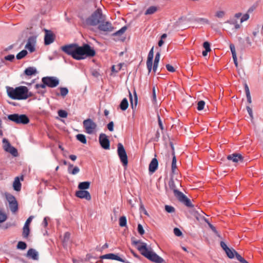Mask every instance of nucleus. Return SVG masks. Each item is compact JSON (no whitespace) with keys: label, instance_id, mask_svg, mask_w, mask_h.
Listing matches in <instances>:
<instances>
[{"label":"nucleus","instance_id":"28","mask_svg":"<svg viewBox=\"0 0 263 263\" xmlns=\"http://www.w3.org/2000/svg\"><path fill=\"white\" fill-rule=\"evenodd\" d=\"M175 196L181 202L186 197L182 192L178 190H175L174 193Z\"/></svg>","mask_w":263,"mask_h":263},{"label":"nucleus","instance_id":"57","mask_svg":"<svg viewBox=\"0 0 263 263\" xmlns=\"http://www.w3.org/2000/svg\"><path fill=\"white\" fill-rule=\"evenodd\" d=\"M158 124H159V127L161 129V130H163L164 129V127L162 124V122L160 119V116L159 115L158 116Z\"/></svg>","mask_w":263,"mask_h":263},{"label":"nucleus","instance_id":"11","mask_svg":"<svg viewBox=\"0 0 263 263\" xmlns=\"http://www.w3.org/2000/svg\"><path fill=\"white\" fill-rule=\"evenodd\" d=\"M99 142L102 148L105 149L109 148V140L105 134H101L99 136Z\"/></svg>","mask_w":263,"mask_h":263},{"label":"nucleus","instance_id":"52","mask_svg":"<svg viewBox=\"0 0 263 263\" xmlns=\"http://www.w3.org/2000/svg\"><path fill=\"white\" fill-rule=\"evenodd\" d=\"M156 101H157V100H156V90H155V87H154L153 88L152 101L154 103H156Z\"/></svg>","mask_w":263,"mask_h":263},{"label":"nucleus","instance_id":"10","mask_svg":"<svg viewBox=\"0 0 263 263\" xmlns=\"http://www.w3.org/2000/svg\"><path fill=\"white\" fill-rule=\"evenodd\" d=\"M44 31L45 32L44 36V44L46 45H48L54 42L55 35L50 30L45 29Z\"/></svg>","mask_w":263,"mask_h":263},{"label":"nucleus","instance_id":"58","mask_svg":"<svg viewBox=\"0 0 263 263\" xmlns=\"http://www.w3.org/2000/svg\"><path fill=\"white\" fill-rule=\"evenodd\" d=\"M32 218H33V216H30L26 220L24 225L26 226H29V225L32 220Z\"/></svg>","mask_w":263,"mask_h":263},{"label":"nucleus","instance_id":"50","mask_svg":"<svg viewBox=\"0 0 263 263\" xmlns=\"http://www.w3.org/2000/svg\"><path fill=\"white\" fill-rule=\"evenodd\" d=\"M4 59L7 61L12 62L14 59V55L13 54H9L8 55L5 56L4 57Z\"/></svg>","mask_w":263,"mask_h":263},{"label":"nucleus","instance_id":"48","mask_svg":"<svg viewBox=\"0 0 263 263\" xmlns=\"http://www.w3.org/2000/svg\"><path fill=\"white\" fill-rule=\"evenodd\" d=\"M203 46L205 48V50H206V51H211L210 44L208 42H204L203 44Z\"/></svg>","mask_w":263,"mask_h":263},{"label":"nucleus","instance_id":"63","mask_svg":"<svg viewBox=\"0 0 263 263\" xmlns=\"http://www.w3.org/2000/svg\"><path fill=\"white\" fill-rule=\"evenodd\" d=\"M246 97H247L248 102L249 104L251 103L252 101H251V97L250 93H248V94L246 95Z\"/></svg>","mask_w":263,"mask_h":263},{"label":"nucleus","instance_id":"34","mask_svg":"<svg viewBox=\"0 0 263 263\" xmlns=\"http://www.w3.org/2000/svg\"><path fill=\"white\" fill-rule=\"evenodd\" d=\"M234 251H236L234 250V249L231 250L229 248L227 250H226L225 252L227 254V256L230 258H233L234 257V254H235Z\"/></svg>","mask_w":263,"mask_h":263},{"label":"nucleus","instance_id":"24","mask_svg":"<svg viewBox=\"0 0 263 263\" xmlns=\"http://www.w3.org/2000/svg\"><path fill=\"white\" fill-rule=\"evenodd\" d=\"M90 182L85 181L80 182L78 185V188L80 190H85L89 188Z\"/></svg>","mask_w":263,"mask_h":263},{"label":"nucleus","instance_id":"14","mask_svg":"<svg viewBox=\"0 0 263 263\" xmlns=\"http://www.w3.org/2000/svg\"><path fill=\"white\" fill-rule=\"evenodd\" d=\"M76 196L81 199H85L86 200L89 201L91 199L90 193L85 190H79L76 192Z\"/></svg>","mask_w":263,"mask_h":263},{"label":"nucleus","instance_id":"31","mask_svg":"<svg viewBox=\"0 0 263 263\" xmlns=\"http://www.w3.org/2000/svg\"><path fill=\"white\" fill-rule=\"evenodd\" d=\"M9 204V208L12 212L15 213L17 211L18 204H17V201L10 202Z\"/></svg>","mask_w":263,"mask_h":263},{"label":"nucleus","instance_id":"25","mask_svg":"<svg viewBox=\"0 0 263 263\" xmlns=\"http://www.w3.org/2000/svg\"><path fill=\"white\" fill-rule=\"evenodd\" d=\"M172 150H173L172 155L173 156V160H172V171L173 173H175V171L176 168H177L176 158V156L175 155V152H174V147H173V146L172 145Z\"/></svg>","mask_w":263,"mask_h":263},{"label":"nucleus","instance_id":"62","mask_svg":"<svg viewBox=\"0 0 263 263\" xmlns=\"http://www.w3.org/2000/svg\"><path fill=\"white\" fill-rule=\"evenodd\" d=\"M61 94L62 96H66V87L60 88Z\"/></svg>","mask_w":263,"mask_h":263},{"label":"nucleus","instance_id":"38","mask_svg":"<svg viewBox=\"0 0 263 263\" xmlns=\"http://www.w3.org/2000/svg\"><path fill=\"white\" fill-rule=\"evenodd\" d=\"M168 186L170 189L173 191L174 193H175V190H178L175 184V182L173 179L170 180L168 182Z\"/></svg>","mask_w":263,"mask_h":263},{"label":"nucleus","instance_id":"12","mask_svg":"<svg viewBox=\"0 0 263 263\" xmlns=\"http://www.w3.org/2000/svg\"><path fill=\"white\" fill-rule=\"evenodd\" d=\"M98 29L102 31H112L114 30V27L109 22H105L104 21L101 22L98 26Z\"/></svg>","mask_w":263,"mask_h":263},{"label":"nucleus","instance_id":"46","mask_svg":"<svg viewBox=\"0 0 263 263\" xmlns=\"http://www.w3.org/2000/svg\"><path fill=\"white\" fill-rule=\"evenodd\" d=\"M7 218V216L5 214L0 212V223L6 221Z\"/></svg>","mask_w":263,"mask_h":263},{"label":"nucleus","instance_id":"23","mask_svg":"<svg viewBox=\"0 0 263 263\" xmlns=\"http://www.w3.org/2000/svg\"><path fill=\"white\" fill-rule=\"evenodd\" d=\"M13 186L14 190L16 191H20L21 189V183L20 181V179L18 177H16L13 183Z\"/></svg>","mask_w":263,"mask_h":263},{"label":"nucleus","instance_id":"21","mask_svg":"<svg viewBox=\"0 0 263 263\" xmlns=\"http://www.w3.org/2000/svg\"><path fill=\"white\" fill-rule=\"evenodd\" d=\"M230 48L232 52V57L233 59L234 63L235 64V65L237 67L238 66V62L237 60V56H236V53L235 51V46L233 44H231L230 45Z\"/></svg>","mask_w":263,"mask_h":263},{"label":"nucleus","instance_id":"32","mask_svg":"<svg viewBox=\"0 0 263 263\" xmlns=\"http://www.w3.org/2000/svg\"><path fill=\"white\" fill-rule=\"evenodd\" d=\"M76 138L78 141H79L83 144H86L87 143L86 137L83 134H79L77 135Z\"/></svg>","mask_w":263,"mask_h":263},{"label":"nucleus","instance_id":"59","mask_svg":"<svg viewBox=\"0 0 263 263\" xmlns=\"http://www.w3.org/2000/svg\"><path fill=\"white\" fill-rule=\"evenodd\" d=\"M49 218L47 217H46L44 218L42 224L45 228H46L48 226V220H49Z\"/></svg>","mask_w":263,"mask_h":263},{"label":"nucleus","instance_id":"19","mask_svg":"<svg viewBox=\"0 0 263 263\" xmlns=\"http://www.w3.org/2000/svg\"><path fill=\"white\" fill-rule=\"evenodd\" d=\"M158 162L156 158H153L149 165V171L151 173H154L158 168Z\"/></svg>","mask_w":263,"mask_h":263},{"label":"nucleus","instance_id":"5","mask_svg":"<svg viewBox=\"0 0 263 263\" xmlns=\"http://www.w3.org/2000/svg\"><path fill=\"white\" fill-rule=\"evenodd\" d=\"M8 119L17 124H27L29 122V118L24 114H14L8 116Z\"/></svg>","mask_w":263,"mask_h":263},{"label":"nucleus","instance_id":"17","mask_svg":"<svg viewBox=\"0 0 263 263\" xmlns=\"http://www.w3.org/2000/svg\"><path fill=\"white\" fill-rule=\"evenodd\" d=\"M227 159L229 160H232L234 162H237L239 161H242L243 157L241 154L234 153L232 155H229L227 156Z\"/></svg>","mask_w":263,"mask_h":263},{"label":"nucleus","instance_id":"9","mask_svg":"<svg viewBox=\"0 0 263 263\" xmlns=\"http://www.w3.org/2000/svg\"><path fill=\"white\" fill-rule=\"evenodd\" d=\"M42 81L49 87H56L59 83V80L56 78L52 77H44L42 78Z\"/></svg>","mask_w":263,"mask_h":263},{"label":"nucleus","instance_id":"26","mask_svg":"<svg viewBox=\"0 0 263 263\" xmlns=\"http://www.w3.org/2000/svg\"><path fill=\"white\" fill-rule=\"evenodd\" d=\"M128 106V101L126 98H124L120 104L119 107L122 110H125Z\"/></svg>","mask_w":263,"mask_h":263},{"label":"nucleus","instance_id":"16","mask_svg":"<svg viewBox=\"0 0 263 263\" xmlns=\"http://www.w3.org/2000/svg\"><path fill=\"white\" fill-rule=\"evenodd\" d=\"M100 258L101 259H114V260L120 261L121 262H126L123 259L121 258L120 257L118 256V255L112 254V253L106 254L102 255L100 257Z\"/></svg>","mask_w":263,"mask_h":263},{"label":"nucleus","instance_id":"56","mask_svg":"<svg viewBox=\"0 0 263 263\" xmlns=\"http://www.w3.org/2000/svg\"><path fill=\"white\" fill-rule=\"evenodd\" d=\"M249 15L248 14H244L242 16V17L241 18V20H240L241 23L248 20L249 19Z\"/></svg>","mask_w":263,"mask_h":263},{"label":"nucleus","instance_id":"33","mask_svg":"<svg viewBox=\"0 0 263 263\" xmlns=\"http://www.w3.org/2000/svg\"><path fill=\"white\" fill-rule=\"evenodd\" d=\"M205 221L208 224V226L211 228V229L214 232V233L219 238H221L220 235L218 233V231L216 230L215 227L213 226L211 223H210L208 220L206 219H204Z\"/></svg>","mask_w":263,"mask_h":263},{"label":"nucleus","instance_id":"43","mask_svg":"<svg viewBox=\"0 0 263 263\" xmlns=\"http://www.w3.org/2000/svg\"><path fill=\"white\" fill-rule=\"evenodd\" d=\"M165 211L169 213H173L175 212V208L171 205H166L165 206Z\"/></svg>","mask_w":263,"mask_h":263},{"label":"nucleus","instance_id":"13","mask_svg":"<svg viewBox=\"0 0 263 263\" xmlns=\"http://www.w3.org/2000/svg\"><path fill=\"white\" fill-rule=\"evenodd\" d=\"M36 43V37L34 36H30L27 41V43L25 46V48L29 50L31 52H33L35 50L34 45Z\"/></svg>","mask_w":263,"mask_h":263},{"label":"nucleus","instance_id":"41","mask_svg":"<svg viewBox=\"0 0 263 263\" xmlns=\"http://www.w3.org/2000/svg\"><path fill=\"white\" fill-rule=\"evenodd\" d=\"M27 248V244L23 241H19L17 245V248L21 250H25Z\"/></svg>","mask_w":263,"mask_h":263},{"label":"nucleus","instance_id":"51","mask_svg":"<svg viewBox=\"0 0 263 263\" xmlns=\"http://www.w3.org/2000/svg\"><path fill=\"white\" fill-rule=\"evenodd\" d=\"M225 12L223 11H217L216 13V16L218 18H222L224 16Z\"/></svg>","mask_w":263,"mask_h":263},{"label":"nucleus","instance_id":"61","mask_svg":"<svg viewBox=\"0 0 263 263\" xmlns=\"http://www.w3.org/2000/svg\"><path fill=\"white\" fill-rule=\"evenodd\" d=\"M220 246L224 250V251H226V250L229 248V247H228L227 245L223 241L220 242Z\"/></svg>","mask_w":263,"mask_h":263},{"label":"nucleus","instance_id":"27","mask_svg":"<svg viewBox=\"0 0 263 263\" xmlns=\"http://www.w3.org/2000/svg\"><path fill=\"white\" fill-rule=\"evenodd\" d=\"M158 9V8L156 6H151L149 7L145 12V15H150L155 13Z\"/></svg>","mask_w":263,"mask_h":263},{"label":"nucleus","instance_id":"7","mask_svg":"<svg viewBox=\"0 0 263 263\" xmlns=\"http://www.w3.org/2000/svg\"><path fill=\"white\" fill-rule=\"evenodd\" d=\"M83 127L85 132L88 134L93 133L97 128V124L91 119H87L83 122Z\"/></svg>","mask_w":263,"mask_h":263},{"label":"nucleus","instance_id":"53","mask_svg":"<svg viewBox=\"0 0 263 263\" xmlns=\"http://www.w3.org/2000/svg\"><path fill=\"white\" fill-rule=\"evenodd\" d=\"M58 115L60 117L66 118V110H59L58 111Z\"/></svg>","mask_w":263,"mask_h":263},{"label":"nucleus","instance_id":"4","mask_svg":"<svg viewBox=\"0 0 263 263\" xmlns=\"http://www.w3.org/2000/svg\"><path fill=\"white\" fill-rule=\"evenodd\" d=\"M105 18L102 13L101 9H97L86 20V23L89 26H95L105 21Z\"/></svg>","mask_w":263,"mask_h":263},{"label":"nucleus","instance_id":"37","mask_svg":"<svg viewBox=\"0 0 263 263\" xmlns=\"http://www.w3.org/2000/svg\"><path fill=\"white\" fill-rule=\"evenodd\" d=\"M6 197L7 201L9 202V203L12 202H14L16 201L15 198L14 196L10 194L7 193L6 194Z\"/></svg>","mask_w":263,"mask_h":263},{"label":"nucleus","instance_id":"8","mask_svg":"<svg viewBox=\"0 0 263 263\" xmlns=\"http://www.w3.org/2000/svg\"><path fill=\"white\" fill-rule=\"evenodd\" d=\"M3 148L6 152L10 153L12 156L14 157H16L18 155L17 149L11 145L10 142L7 139L4 138L3 139Z\"/></svg>","mask_w":263,"mask_h":263},{"label":"nucleus","instance_id":"44","mask_svg":"<svg viewBox=\"0 0 263 263\" xmlns=\"http://www.w3.org/2000/svg\"><path fill=\"white\" fill-rule=\"evenodd\" d=\"M137 230H138L139 234L140 235H142L144 234V232H145L144 230L143 229L142 226L141 224H138Z\"/></svg>","mask_w":263,"mask_h":263},{"label":"nucleus","instance_id":"2","mask_svg":"<svg viewBox=\"0 0 263 263\" xmlns=\"http://www.w3.org/2000/svg\"><path fill=\"white\" fill-rule=\"evenodd\" d=\"M131 240L132 243L134 246H136L138 243L141 244V246H137V248L141 254L148 260L155 263H162L164 261V259L152 250H148L146 243L141 242L140 240H137L135 237H132Z\"/></svg>","mask_w":263,"mask_h":263},{"label":"nucleus","instance_id":"18","mask_svg":"<svg viewBox=\"0 0 263 263\" xmlns=\"http://www.w3.org/2000/svg\"><path fill=\"white\" fill-rule=\"evenodd\" d=\"M27 257L35 260H39V253L34 249H29L27 252Z\"/></svg>","mask_w":263,"mask_h":263},{"label":"nucleus","instance_id":"40","mask_svg":"<svg viewBox=\"0 0 263 263\" xmlns=\"http://www.w3.org/2000/svg\"><path fill=\"white\" fill-rule=\"evenodd\" d=\"M181 202L183 203L187 207H193V206L189 198H187L186 197H185V199H183V200H182Z\"/></svg>","mask_w":263,"mask_h":263},{"label":"nucleus","instance_id":"47","mask_svg":"<svg viewBox=\"0 0 263 263\" xmlns=\"http://www.w3.org/2000/svg\"><path fill=\"white\" fill-rule=\"evenodd\" d=\"M174 233L177 236H181L182 235L181 231L177 228H175L174 229Z\"/></svg>","mask_w":263,"mask_h":263},{"label":"nucleus","instance_id":"42","mask_svg":"<svg viewBox=\"0 0 263 263\" xmlns=\"http://www.w3.org/2000/svg\"><path fill=\"white\" fill-rule=\"evenodd\" d=\"M205 105V102L204 101H200L197 103V109L198 110H201L204 108Z\"/></svg>","mask_w":263,"mask_h":263},{"label":"nucleus","instance_id":"3","mask_svg":"<svg viewBox=\"0 0 263 263\" xmlns=\"http://www.w3.org/2000/svg\"><path fill=\"white\" fill-rule=\"evenodd\" d=\"M7 91L8 96L14 100H24L28 98V88L26 86H19L14 88L7 87Z\"/></svg>","mask_w":263,"mask_h":263},{"label":"nucleus","instance_id":"64","mask_svg":"<svg viewBox=\"0 0 263 263\" xmlns=\"http://www.w3.org/2000/svg\"><path fill=\"white\" fill-rule=\"evenodd\" d=\"M245 92H246V94H248V93H250V90H249V87L248 86V85L247 84H245Z\"/></svg>","mask_w":263,"mask_h":263},{"label":"nucleus","instance_id":"6","mask_svg":"<svg viewBox=\"0 0 263 263\" xmlns=\"http://www.w3.org/2000/svg\"><path fill=\"white\" fill-rule=\"evenodd\" d=\"M117 152L123 166H126L128 164L127 156L126 151L121 143L118 144Z\"/></svg>","mask_w":263,"mask_h":263},{"label":"nucleus","instance_id":"36","mask_svg":"<svg viewBox=\"0 0 263 263\" xmlns=\"http://www.w3.org/2000/svg\"><path fill=\"white\" fill-rule=\"evenodd\" d=\"M119 225L121 227L126 226V218L125 216H121L119 219Z\"/></svg>","mask_w":263,"mask_h":263},{"label":"nucleus","instance_id":"54","mask_svg":"<svg viewBox=\"0 0 263 263\" xmlns=\"http://www.w3.org/2000/svg\"><path fill=\"white\" fill-rule=\"evenodd\" d=\"M114 122L112 121H111L108 124H107V128L110 131V132H112L114 130Z\"/></svg>","mask_w":263,"mask_h":263},{"label":"nucleus","instance_id":"22","mask_svg":"<svg viewBox=\"0 0 263 263\" xmlns=\"http://www.w3.org/2000/svg\"><path fill=\"white\" fill-rule=\"evenodd\" d=\"M73 165L71 164H68V171L69 174L72 175H76L80 171V169L78 166H75L73 168Z\"/></svg>","mask_w":263,"mask_h":263},{"label":"nucleus","instance_id":"1","mask_svg":"<svg viewBox=\"0 0 263 263\" xmlns=\"http://www.w3.org/2000/svg\"><path fill=\"white\" fill-rule=\"evenodd\" d=\"M67 54L74 59L80 60L87 57H93L96 52L88 44H84L81 47L76 44H71L67 45Z\"/></svg>","mask_w":263,"mask_h":263},{"label":"nucleus","instance_id":"29","mask_svg":"<svg viewBox=\"0 0 263 263\" xmlns=\"http://www.w3.org/2000/svg\"><path fill=\"white\" fill-rule=\"evenodd\" d=\"M36 73L35 68L32 67H29L26 68L25 70V73L27 76H32L35 74Z\"/></svg>","mask_w":263,"mask_h":263},{"label":"nucleus","instance_id":"30","mask_svg":"<svg viewBox=\"0 0 263 263\" xmlns=\"http://www.w3.org/2000/svg\"><path fill=\"white\" fill-rule=\"evenodd\" d=\"M30 233V228L29 226H25L23 229V233L22 236L25 238H27L29 236Z\"/></svg>","mask_w":263,"mask_h":263},{"label":"nucleus","instance_id":"49","mask_svg":"<svg viewBox=\"0 0 263 263\" xmlns=\"http://www.w3.org/2000/svg\"><path fill=\"white\" fill-rule=\"evenodd\" d=\"M234 252L237 259L239 260L241 263H242L243 261L245 260V259L240 255H239L236 251H234Z\"/></svg>","mask_w":263,"mask_h":263},{"label":"nucleus","instance_id":"15","mask_svg":"<svg viewBox=\"0 0 263 263\" xmlns=\"http://www.w3.org/2000/svg\"><path fill=\"white\" fill-rule=\"evenodd\" d=\"M154 47L152 48L151 50L149 51L147 59L146 61V66L148 71V73H150L152 71V66H153V60L154 58Z\"/></svg>","mask_w":263,"mask_h":263},{"label":"nucleus","instance_id":"20","mask_svg":"<svg viewBox=\"0 0 263 263\" xmlns=\"http://www.w3.org/2000/svg\"><path fill=\"white\" fill-rule=\"evenodd\" d=\"M129 99H130V102L132 108L133 109H136V108L137 107V102H138V97H137V95L136 91L134 90V102L133 101L132 95L130 91H129Z\"/></svg>","mask_w":263,"mask_h":263},{"label":"nucleus","instance_id":"35","mask_svg":"<svg viewBox=\"0 0 263 263\" xmlns=\"http://www.w3.org/2000/svg\"><path fill=\"white\" fill-rule=\"evenodd\" d=\"M27 54V51L26 50H23L19 52L16 55V59L18 60H21L24 58Z\"/></svg>","mask_w":263,"mask_h":263},{"label":"nucleus","instance_id":"45","mask_svg":"<svg viewBox=\"0 0 263 263\" xmlns=\"http://www.w3.org/2000/svg\"><path fill=\"white\" fill-rule=\"evenodd\" d=\"M160 52H158L156 53L154 63V65H158V63H159V60H160Z\"/></svg>","mask_w":263,"mask_h":263},{"label":"nucleus","instance_id":"60","mask_svg":"<svg viewBox=\"0 0 263 263\" xmlns=\"http://www.w3.org/2000/svg\"><path fill=\"white\" fill-rule=\"evenodd\" d=\"M247 110L248 111V112L249 113L250 117L251 118H253V111L252 110V108L249 106H247Z\"/></svg>","mask_w":263,"mask_h":263},{"label":"nucleus","instance_id":"39","mask_svg":"<svg viewBox=\"0 0 263 263\" xmlns=\"http://www.w3.org/2000/svg\"><path fill=\"white\" fill-rule=\"evenodd\" d=\"M127 28L126 26H123L122 28H121L119 30L117 31L115 33H114V35L117 36V35H121V34H123L125 31L127 30Z\"/></svg>","mask_w":263,"mask_h":263},{"label":"nucleus","instance_id":"55","mask_svg":"<svg viewBox=\"0 0 263 263\" xmlns=\"http://www.w3.org/2000/svg\"><path fill=\"white\" fill-rule=\"evenodd\" d=\"M166 68L167 69V70L170 71V72H174L175 71V68H174L173 66H172V65H170V64H167L166 65Z\"/></svg>","mask_w":263,"mask_h":263}]
</instances>
